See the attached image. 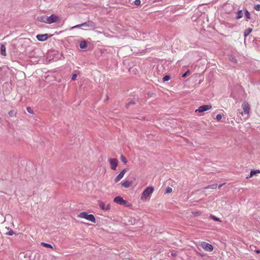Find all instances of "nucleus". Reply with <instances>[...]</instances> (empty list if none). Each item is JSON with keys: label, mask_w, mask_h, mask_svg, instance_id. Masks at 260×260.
I'll return each mask as SVG.
<instances>
[{"label": "nucleus", "mask_w": 260, "mask_h": 260, "mask_svg": "<svg viewBox=\"0 0 260 260\" xmlns=\"http://www.w3.org/2000/svg\"><path fill=\"white\" fill-rule=\"evenodd\" d=\"M217 187V184H213L211 185H208L207 186H206L204 188L205 189H215Z\"/></svg>", "instance_id": "nucleus-18"}, {"label": "nucleus", "mask_w": 260, "mask_h": 260, "mask_svg": "<svg viewBox=\"0 0 260 260\" xmlns=\"http://www.w3.org/2000/svg\"><path fill=\"white\" fill-rule=\"evenodd\" d=\"M134 3L136 5H139L141 4V1L140 0H136L135 1Z\"/></svg>", "instance_id": "nucleus-36"}, {"label": "nucleus", "mask_w": 260, "mask_h": 260, "mask_svg": "<svg viewBox=\"0 0 260 260\" xmlns=\"http://www.w3.org/2000/svg\"><path fill=\"white\" fill-rule=\"evenodd\" d=\"M131 184H132L131 182L129 181H126L122 183V186L125 188H127V187H129Z\"/></svg>", "instance_id": "nucleus-16"}, {"label": "nucleus", "mask_w": 260, "mask_h": 260, "mask_svg": "<svg viewBox=\"0 0 260 260\" xmlns=\"http://www.w3.org/2000/svg\"><path fill=\"white\" fill-rule=\"evenodd\" d=\"M210 217L212 219H213L215 221H220L218 218L216 217V216H215L214 215H211Z\"/></svg>", "instance_id": "nucleus-30"}, {"label": "nucleus", "mask_w": 260, "mask_h": 260, "mask_svg": "<svg viewBox=\"0 0 260 260\" xmlns=\"http://www.w3.org/2000/svg\"><path fill=\"white\" fill-rule=\"evenodd\" d=\"M9 115L10 116H13L14 115V112L13 111H11L9 112Z\"/></svg>", "instance_id": "nucleus-38"}, {"label": "nucleus", "mask_w": 260, "mask_h": 260, "mask_svg": "<svg viewBox=\"0 0 260 260\" xmlns=\"http://www.w3.org/2000/svg\"><path fill=\"white\" fill-rule=\"evenodd\" d=\"M171 77L170 75H166L163 77L162 80L164 82H166L169 81Z\"/></svg>", "instance_id": "nucleus-23"}, {"label": "nucleus", "mask_w": 260, "mask_h": 260, "mask_svg": "<svg viewBox=\"0 0 260 260\" xmlns=\"http://www.w3.org/2000/svg\"><path fill=\"white\" fill-rule=\"evenodd\" d=\"M243 16V12L242 10H239L237 13V15L236 16L237 19H239L241 18Z\"/></svg>", "instance_id": "nucleus-17"}, {"label": "nucleus", "mask_w": 260, "mask_h": 260, "mask_svg": "<svg viewBox=\"0 0 260 260\" xmlns=\"http://www.w3.org/2000/svg\"><path fill=\"white\" fill-rule=\"evenodd\" d=\"M153 93H149L148 94L150 95V96H151V95Z\"/></svg>", "instance_id": "nucleus-42"}, {"label": "nucleus", "mask_w": 260, "mask_h": 260, "mask_svg": "<svg viewBox=\"0 0 260 260\" xmlns=\"http://www.w3.org/2000/svg\"><path fill=\"white\" fill-rule=\"evenodd\" d=\"M222 116L221 114H217V116H216V119L218 120V121H219L221 119Z\"/></svg>", "instance_id": "nucleus-34"}, {"label": "nucleus", "mask_w": 260, "mask_h": 260, "mask_svg": "<svg viewBox=\"0 0 260 260\" xmlns=\"http://www.w3.org/2000/svg\"><path fill=\"white\" fill-rule=\"evenodd\" d=\"M172 191V188L170 187H167L166 189V193H170Z\"/></svg>", "instance_id": "nucleus-28"}, {"label": "nucleus", "mask_w": 260, "mask_h": 260, "mask_svg": "<svg viewBox=\"0 0 260 260\" xmlns=\"http://www.w3.org/2000/svg\"><path fill=\"white\" fill-rule=\"evenodd\" d=\"M6 47L5 45L3 44H2L1 45V53L2 55L6 56Z\"/></svg>", "instance_id": "nucleus-12"}, {"label": "nucleus", "mask_w": 260, "mask_h": 260, "mask_svg": "<svg viewBox=\"0 0 260 260\" xmlns=\"http://www.w3.org/2000/svg\"><path fill=\"white\" fill-rule=\"evenodd\" d=\"M201 247L205 249L207 251H212L213 249V246L209 244L208 243H206L205 242H202L201 244Z\"/></svg>", "instance_id": "nucleus-4"}, {"label": "nucleus", "mask_w": 260, "mask_h": 260, "mask_svg": "<svg viewBox=\"0 0 260 260\" xmlns=\"http://www.w3.org/2000/svg\"><path fill=\"white\" fill-rule=\"evenodd\" d=\"M14 234V231L12 229H10V230L8 233H6L7 235H9V236H12Z\"/></svg>", "instance_id": "nucleus-31"}, {"label": "nucleus", "mask_w": 260, "mask_h": 260, "mask_svg": "<svg viewBox=\"0 0 260 260\" xmlns=\"http://www.w3.org/2000/svg\"><path fill=\"white\" fill-rule=\"evenodd\" d=\"M87 47V43L85 41H82L80 43V47L81 49H85Z\"/></svg>", "instance_id": "nucleus-15"}, {"label": "nucleus", "mask_w": 260, "mask_h": 260, "mask_svg": "<svg viewBox=\"0 0 260 260\" xmlns=\"http://www.w3.org/2000/svg\"><path fill=\"white\" fill-rule=\"evenodd\" d=\"M126 169H123L115 178V182H118L120 179H121L123 178L124 174L126 172Z\"/></svg>", "instance_id": "nucleus-8"}, {"label": "nucleus", "mask_w": 260, "mask_h": 260, "mask_svg": "<svg viewBox=\"0 0 260 260\" xmlns=\"http://www.w3.org/2000/svg\"><path fill=\"white\" fill-rule=\"evenodd\" d=\"M259 173H260V171L258 170H252L250 172V175L249 176L246 177V178H249L252 177L253 176L256 175L257 174Z\"/></svg>", "instance_id": "nucleus-14"}, {"label": "nucleus", "mask_w": 260, "mask_h": 260, "mask_svg": "<svg viewBox=\"0 0 260 260\" xmlns=\"http://www.w3.org/2000/svg\"><path fill=\"white\" fill-rule=\"evenodd\" d=\"M48 35L47 34L42 35H38L37 36V39L40 41H44L47 40L48 38Z\"/></svg>", "instance_id": "nucleus-11"}, {"label": "nucleus", "mask_w": 260, "mask_h": 260, "mask_svg": "<svg viewBox=\"0 0 260 260\" xmlns=\"http://www.w3.org/2000/svg\"><path fill=\"white\" fill-rule=\"evenodd\" d=\"M82 26L81 25V24H78V25H76L74 26H73L71 29H74V28H79V27H81Z\"/></svg>", "instance_id": "nucleus-37"}, {"label": "nucleus", "mask_w": 260, "mask_h": 260, "mask_svg": "<svg viewBox=\"0 0 260 260\" xmlns=\"http://www.w3.org/2000/svg\"><path fill=\"white\" fill-rule=\"evenodd\" d=\"M109 162H118V160L116 158H109Z\"/></svg>", "instance_id": "nucleus-27"}, {"label": "nucleus", "mask_w": 260, "mask_h": 260, "mask_svg": "<svg viewBox=\"0 0 260 260\" xmlns=\"http://www.w3.org/2000/svg\"><path fill=\"white\" fill-rule=\"evenodd\" d=\"M171 254H172V256H175L176 255L175 253H173V252H172L171 253Z\"/></svg>", "instance_id": "nucleus-40"}, {"label": "nucleus", "mask_w": 260, "mask_h": 260, "mask_svg": "<svg viewBox=\"0 0 260 260\" xmlns=\"http://www.w3.org/2000/svg\"><path fill=\"white\" fill-rule=\"evenodd\" d=\"M229 60H230L231 61H232V62H234V63H236V62H237V60L236 58L234 56H232V55H231V56H230V57H229Z\"/></svg>", "instance_id": "nucleus-22"}, {"label": "nucleus", "mask_w": 260, "mask_h": 260, "mask_svg": "<svg viewBox=\"0 0 260 260\" xmlns=\"http://www.w3.org/2000/svg\"><path fill=\"white\" fill-rule=\"evenodd\" d=\"M37 20L40 22H44L47 23V16H40L37 17Z\"/></svg>", "instance_id": "nucleus-13"}, {"label": "nucleus", "mask_w": 260, "mask_h": 260, "mask_svg": "<svg viewBox=\"0 0 260 260\" xmlns=\"http://www.w3.org/2000/svg\"><path fill=\"white\" fill-rule=\"evenodd\" d=\"M244 113L245 114L248 115L250 111L249 105L247 103L244 102L242 105Z\"/></svg>", "instance_id": "nucleus-7"}, {"label": "nucleus", "mask_w": 260, "mask_h": 260, "mask_svg": "<svg viewBox=\"0 0 260 260\" xmlns=\"http://www.w3.org/2000/svg\"><path fill=\"white\" fill-rule=\"evenodd\" d=\"M245 17L246 18L247 20H248V19H250V13L247 10H246V11H245Z\"/></svg>", "instance_id": "nucleus-21"}, {"label": "nucleus", "mask_w": 260, "mask_h": 260, "mask_svg": "<svg viewBox=\"0 0 260 260\" xmlns=\"http://www.w3.org/2000/svg\"><path fill=\"white\" fill-rule=\"evenodd\" d=\"M77 76V73L73 74L72 76V80H75L76 79Z\"/></svg>", "instance_id": "nucleus-35"}, {"label": "nucleus", "mask_w": 260, "mask_h": 260, "mask_svg": "<svg viewBox=\"0 0 260 260\" xmlns=\"http://www.w3.org/2000/svg\"><path fill=\"white\" fill-rule=\"evenodd\" d=\"M136 102L134 101H131L126 105V108H128L129 106L135 104Z\"/></svg>", "instance_id": "nucleus-24"}, {"label": "nucleus", "mask_w": 260, "mask_h": 260, "mask_svg": "<svg viewBox=\"0 0 260 260\" xmlns=\"http://www.w3.org/2000/svg\"><path fill=\"white\" fill-rule=\"evenodd\" d=\"M81 25L82 26L90 27L92 28H94L95 26V23L93 21L90 20L81 23Z\"/></svg>", "instance_id": "nucleus-10"}, {"label": "nucleus", "mask_w": 260, "mask_h": 260, "mask_svg": "<svg viewBox=\"0 0 260 260\" xmlns=\"http://www.w3.org/2000/svg\"><path fill=\"white\" fill-rule=\"evenodd\" d=\"M114 202L120 205H124L126 203V201L123 199V198L120 196L115 197L114 199Z\"/></svg>", "instance_id": "nucleus-9"}, {"label": "nucleus", "mask_w": 260, "mask_h": 260, "mask_svg": "<svg viewBox=\"0 0 260 260\" xmlns=\"http://www.w3.org/2000/svg\"><path fill=\"white\" fill-rule=\"evenodd\" d=\"M120 160L122 161V162H127L126 158L122 155L120 156Z\"/></svg>", "instance_id": "nucleus-25"}, {"label": "nucleus", "mask_w": 260, "mask_h": 260, "mask_svg": "<svg viewBox=\"0 0 260 260\" xmlns=\"http://www.w3.org/2000/svg\"><path fill=\"white\" fill-rule=\"evenodd\" d=\"M58 19V17L54 14H52L50 16H47V23L51 24L56 22Z\"/></svg>", "instance_id": "nucleus-6"}, {"label": "nucleus", "mask_w": 260, "mask_h": 260, "mask_svg": "<svg viewBox=\"0 0 260 260\" xmlns=\"http://www.w3.org/2000/svg\"><path fill=\"white\" fill-rule=\"evenodd\" d=\"M212 108L211 105H205L200 106L198 109L196 110V112H203L210 110Z\"/></svg>", "instance_id": "nucleus-5"}, {"label": "nucleus", "mask_w": 260, "mask_h": 260, "mask_svg": "<svg viewBox=\"0 0 260 260\" xmlns=\"http://www.w3.org/2000/svg\"><path fill=\"white\" fill-rule=\"evenodd\" d=\"M224 184H220L219 186H218V188L220 189L223 185Z\"/></svg>", "instance_id": "nucleus-39"}, {"label": "nucleus", "mask_w": 260, "mask_h": 260, "mask_svg": "<svg viewBox=\"0 0 260 260\" xmlns=\"http://www.w3.org/2000/svg\"><path fill=\"white\" fill-rule=\"evenodd\" d=\"M27 111L30 114H32L34 113L33 110L30 107L27 108Z\"/></svg>", "instance_id": "nucleus-33"}, {"label": "nucleus", "mask_w": 260, "mask_h": 260, "mask_svg": "<svg viewBox=\"0 0 260 260\" xmlns=\"http://www.w3.org/2000/svg\"><path fill=\"white\" fill-rule=\"evenodd\" d=\"M98 204L100 209L103 210L108 211L110 209V204H107V205H106V204L104 202L101 200L98 201Z\"/></svg>", "instance_id": "nucleus-3"}, {"label": "nucleus", "mask_w": 260, "mask_h": 260, "mask_svg": "<svg viewBox=\"0 0 260 260\" xmlns=\"http://www.w3.org/2000/svg\"><path fill=\"white\" fill-rule=\"evenodd\" d=\"M255 251H256V252L257 253H260V250H256Z\"/></svg>", "instance_id": "nucleus-41"}, {"label": "nucleus", "mask_w": 260, "mask_h": 260, "mask_svg": "<svg viewBox=\"0 0 260 260\" xmlns=\"http://www.w3.org/2000/svg\"><path fill=\"white\" fill-rule=\"evenodd\" d=\"M41 245H42L43 246L47 247V248H53V247L50 244L46 243H44V242H42L41 243Z\"/></svg>", "instance_id": "nucleus-20"}, {"label": "nucleus", "mask_w": 260, "mask_h": 260, "mask_svg": "<svg viewBox=\"0 0 260 260\" xmlns=\"http://www.w3.org/2000/svg\"><path fill=\"white\" fill-rule=\"evenodd\" d=\"M112 169L115 170L117 166V164H110Z\"/></svg>", "instance_id": "nucleus-29"}, {"label": "nucleus", "mask_w": 260, "mask_h": 260, "mask_svg": "<svg viewBox=\"0 0 260 260\" xmlns=\"http://www.w3.org/2000/svg\"><path fill=\"white\" fill-rule=\"evenodd\" d=\"M154 188L152 186L147 187L142 192L141 197L142 200H145L152 194Z\"/></svg>", "instance_id": "nucleus-1"}, {"label": "nucleus", "mask_w": 260, "mask_h": 260, "mask_svg": "<svg viewBox=\"0 0 260 260\" xmlns=\"http://www.w3.org/2000/svg\"><path fill=\"white\" fill-rule=\"evenodd\" d=\"M254 8L256 11H260V5L257 4V5L254 6Z\"/></svg>", "instance_id": "nucleus-32"}, {"label": "nucleus", "mask_w": 260, "mask_h": 260, "mask_svg": "<svg viewBox=\"0 0 260 260\" xmlns=\"http://www.w3.org/2000/svg\"><path fill=\"white\" fill-rule=\"evenodd\" d=\"M190 74V72L189 71H187L185 73H184L182 77H183V78H185L186 77H187L188 75H189Z\"/></svg>", "instance_id": "nucleus-26"}, {"label": "nucleus", "mask_w": 260, "mask_h": 260, "mask_svg": "<svg viewBox=\"0 0 260 260\" xmlns=\"http://www.w3.org/2000/svg\"><path fill=\"white\" fill-rule=\"evenodd\" d=\"M252 31V28H248L245 30L244 35L245 37L248 36Z\"/></svg>", "instance_id": "nucleus-19"}, {"label": "nucleus", "mask_w": 260, "mask_h": 260, "mask_svg": "<svg viewBox=\"0 0 260 260\" xmlns=\"http://www.w3.org/2000/svg\"><path fill=\"white\" fill-rule=\"evenodd\" d=\"M79 217L82 218H85L92 222H95V219L92 214H88L85 212H83L80 213Z\"/></svg>", "instance_id": "nucleus-2"}]
</instances>
